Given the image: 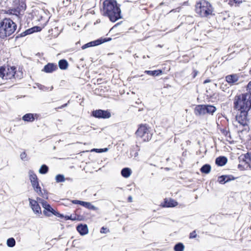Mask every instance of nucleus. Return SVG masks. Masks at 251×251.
Segmentation results:
<instances>
[{
	"instance_id": "nucleus-1",
	"label": "nucleus",
	"mask_w": 251,
	"mask_h": 251,
	"mask_svg": "<svg viewBox=\"0 0 251 251\" xmlns=\"http://www.w3.org/2000/svg\"><path fill=\"white\" fill-rule=\"evenodd\" d=\"M102 12L103 16H107L112 22L121 18V10L115 0H104Z\"/></svg>"
},
{
	"instance_id": "nucleus-2",
	"label": "nucleus",
	"mask_w": 251,
	"mask_h": 251,
	"mask_svg": "<svg viewBox=\"0 0 251 251\" xmlns=\"http://www.w3.org/2000/svg\"><path fill=\"white\" fill-rule=\"evenodd\" d=\"M234 107L238 110L248 111L251 108V95L245 93L236 96Z\"/></svg>"
},
{
	"instance_id": "nucleus-3",
	"label": "nucleus",
	"mask_w": 251,
	"mask_h": 251,
	"mask_svg": "<svg viewBox=\"0 0 251 251\" xmlns=\"http://www.w3.org/2000/svg\"><path fill=\"white\" fill-rule=\"evenodd\" d=\"M17 25L10 18H4L0 21V37L4 38L13 34Z\"/></svg>"
},
{
	"instance_id": "nucleus-4",
	"label": "nucleus",
	"mask_w": 251,
	"mask_h": 251,
	"mask_svg": "<svg viewBox=\"0 0 251 251\" xmlns=\"http://www.w3.org/2000/svg\"><path fill=\"white\" fill-rule=\"evenodd\" d=\"M11 0L12 6L7 10V13L14 15L19 18L26 9L25 0Z\"/></svg>"
},
{
	"instance_id": "nucleus-5",
	"label": "nucleus",
	"mask_w": 251,
	"mask_h": 251,
	"mask_svg": "<svg viewBox=\"0 0 251 251\" xmlns=\"http://www.w3.org/2000/svg\"><path fill=\"white\" fill-rule=\"evenodd\" d=\"M196 11L201 16L205 17L211 15L213 9L209 2L205 0H201L197 3Z\"/></svg>"
},
{
	"instance_id": "nucleus-6",
	"label": "nucleus",
	"mask_w": 251,
	"mask_h": 251,
	"mask_svg": "<svg viewBox=\"0 0 251 251\" xmlns=\"http://www.w3.org/2000/svg\"><path fill=\"white\" fill-rule=\"evenodd\" d=\"M16 68L9 66H2L0 67V75H2L4 81L7 79H11L14 77H18L16 74Z\"/></svg>"
},
{
	"instance_id": "nucleus-7",
	"label": "nucleus",
	"mask_w": 251,
	"mask_h": 251,
	"mask_svg": "<svg viewBox=\"0 0 251 251\" xmlns=\"http://www.w3.org/2000/svg\"><path fill=\"white\" fill-rule=\"evenodd\" d=\"M136 135L142 138L144 141H149L152 137L150 128L147 125H141L136 132Z\"/></svg>"
},
{
	"instance_id": "nucleus-8",
	"label": "nucleus",
	"mask_w": 251,
	"mask_h": 251,
	"mask_svg": "<svg viewBox=\"0 0 251 251\" xmlns=\"http://www.w3.org/2000/svg\"><path fill=\"white\" fill-rule=\"evenodd\" d=\"M236 116V120L235 124L236 126H248L249 120L248 119V112L247 111L238 110Z\"/></svg>"
},
{
	"instance_id": "nucleus-9",
	"label": "nucleus",
	"mask_w": 251,
	"mask_h": 251,
	"mask_svg": "<svg viewBox=\"0 0 251 251\" xmlns=\"http://www.w3.org/2000/svg\"><path fill=\"white\" fill-rule=\"evenodd\" d=\"M43 207L45 209L43 211V213L47 216L50 217L51 214H53L59 217H63V215L59 214L57 211H55L51 206L48 203V202L44 201H41Z\"/></svg>"
},
{
	"instance_id": "nucleus-10",
	"label": "nucleus",
	"mask_w": 251,
	"mask_h": 251,
	"mask_svg": "<svg viewBox=\"0 0 251 251\" xmlns=\"http://www.w3.org/2000/svg\"><path fill=\"white\" fill-rule=\"evenodd\" d=\"M94 117L98 118H109L111 117V114L108 110H97L92 113Z\"/></svg>"
},
{
	"instance_id": "nucleus-11",
	"label": "nucleus",
	"mask_w": 251,
	"mask_h": 251,
	"mask_svg": "<svg viewBox=\"0 0 251 251\" xmlns=\"http://www.w3.org/2000/svg\"><path fill=\"white\" fill-rule=\"evenodd\" d=\"M28 201L29 202V205L30 207L32 209L33 212L35 214H41L42 213L41 207L38 203V202L34 200H32L30 198L28 199Z\"/></svg>"
},
{
	"instance_id": "nucleus-12",
	"label": "nucleus",
	"mask_w": 251,
	"mask_h": 251,
	"mask_svg": "<svg viewBox=\"0 0 251 251\" xmlns=\"http://www.w3.org/2000/svg\"><path fill=\"white\" fill-rule=\"evenodd\" d=\"M111 40L110 38H109L108 40H107V41H109ZM107 41V40H106L105 38H104V39H102V38H100V39H99L98 40H96L95 41H92V42H90L89 43H88L85 45H84L82 47V49L83 50H84L87 48H89V47H94V46H98V45H100L102 43H103Z\"/></svg>"
},
{
	"instance_id": "nucleus-13",
	"label": "nucleus",
	"mask_w": 251,
	"mask_h": 251,
	"mask_svg": "<svg viewBox=\"0 0 251 251\" xmlns=\"http://www.w3.org/2000/svg\"><path fill=\"white\" fill-rule=\"evenodd\" d=\"M239 78V75L237 74H232L226 75V80L230 85H233L237 84Z\"/></svg>"
},
{
	"instance_id": "nucleus-14",
	"label": "nucleus",
	"mask_w": 251,
	"mask_h": 251,
	"mask_svg": "<svg viewBox=\"0 0 251 251\" xmlns=\"http://www.w3.org/2000/svg\"><path fill=\"white\" fill-rule=\"evenodd\" d=\"M77 231L81 235H85L88 233V228L86 225L80 224L76 227Z\"/></svg>"
},
{
	"instance_id": "nucleus-15",
	"label": "nucleus",
	"mask_w": 251,
	"mask_h": 251,
	"mask_svg": "<svg viewBox=\"0 0 251 251\" xmlns=\"http://www.w3.org/2000/svg\"><path fill=\"white\" fill-rule=\"evenodd\" d=\"M28 174L32 186L33 187H35V185H37L38 184L37 177L32 171L30 170Z\"/></svg>"
},
{
	"instance_id": "nucleus-16",
	"label": "nucleus",
	"mask_w": 251,
	"mask_h": 251,
	"mask_svg": "<svg viewBox=\"0 0 251 251\" xmlns=\"http://www.w3.org/2000/svg\"><path fill=\"white\" fill-rule=\"evenodd\" d=\"M195 113L196 115H203L206 114L205 105H200L196 107Z\"/></svg>"
},
{
	"instance_id": "nucleus-17",
	"label": "nucleus",
	"mask_w": 251,
	"mask_h": 251,
	"mask_svg": "<svg viewBox=\"0 0 251 251\" xmlns=\"http://www.w3.org/2000/svg\"><path fill=\"white\" fill-rule=\"evenodd\" d=\"M177 204V202L173 199H165L162 206L166 207H172L176 206Z\"/></svg>"
},
{
	"instance_id": "nucleus-18",
	"label": "nucleus",
	"mask_w": 251,
	"mask_h": 251,
	"mask_svg": "<svg viewBox=\"0 0 251 251\" xmlns=\"http://www.w3.org/2000/svg\"><path fill=\"white\" fill-rule=\"evenodd\" d=\"M57 69L56 65H54L52 63H48L45 66L44 68V71L48 73H50L54 71Z\"/></svg>"
},
{
	"instance_id": "nucleus-19",
	"label": "nucleus",
	"mask_w": 251,
	"mask_h": 251,
	"mask_svg": "<svg viewBox=\"0 0 251 251\" xmlns=\"http://www.w3.org/2000/svg\"><path fill=\"white\" fill-rule=\"evenodd\" d=\"M233 179H234V178L233 177L231 178L230 176H222L218 177V181L219 183L221 184H224L226 182H228L229 181Z\"/></svg>"
},
{
	"instance_id": "nucleus-20",
	"label": "nucleus",
	"mask_w": 251,
	"mask_h": 251,
	"mask_svg": "<svg viewBox=\"0 0 251 251\" xmlns=\"http://www.w3.org/2000/svg\"><path fill=\"white\" fill-rule=\"evenodd\" d=\"M40 30V28L38 26H35L32 28H29L21 34L22 36H25L31 34L35 31Z\"/></svg>"
},
{
	"instance_id": "nucleus-21",
	"label": "nucleus",
	"mask_w": 251,
	"mask_h": 251,
	"mask_svg": "<svg viewBox=\"0 0 251 251\" xmlns=\"http://www.w3.org/2000/svg\"><path fill=\"white\" fill-rule=\"evenodd\" d=\"M227 162V159L224 156L219 157L216 159V163L220 166H224Z\"/></svg>"
},
{
	"instance_id": "nucleus-22",
	"label": "nucleus",
	"mask_w": 251,
	"mask_h": 251,
	"mask_svg": "<svg viewBox=\"0 0 251 251\" xmlns=\"http://www.w3.org/2000/svg\"><path fill=\"white\" fill-rule=\"evenodd\" d=\"M81 205L90 210H97L98 209L96 206L92 204V203L89 202L82 201V202L81 203Z\"/></svg>"
},
{
	"instance_id": "nucleus-23",
	"label": "nucleus",
	"mask_w": 251,
	"mask_h": 251,
	"mask_svg": "<svg viewBox=\"0 0 251 251\" xmlns=\"http://www.w3.org/2000/svg\"><path fill=\"white\" fill-rule=\"evenodd\" d=\"M131 174V170L128 168H125L121 171V175L125 178H128Z\"/></svg>"
},
{
	"instance_id": "nucleus-24",
	"label": "nucleus",
	"mask_w": 251,
	"mask_h": 251,
	"mask_svg": "<svg viewBox=\"0 0 251 251\" xmlns=\"http://www.w3.org/2000/svg\"><path fill=\"white\" fill-rule=\"evenodd\" d=\"M205 108L206 114L208 113V114H213V113H214L215 112V111L216 110V107L213 105H205Z\"/></svg>"
},
{
	"instance_id": "nucleus-25",
	"label": "nucleus",
	"mask_w": 251,
	"mask_h": 251,
	"mask_svg": "<svg viewBox=\"0 0 251 251\" xmlns=\"http://www.w3.org/2000/svg\"><path fill=\"white\" fill-rule=\"evenodd\" d=\"M145 73L150 75L152 76H157L161 75L162 73L160 70H155V71H145Z\"/></svg>"
},
{
	"instance_id": "nucleus-26",
	"label": "nucleus",
	"mask_w": 251,
	"mask_h": 251,
	"mask_svg": "<svg viewBox=\"0 0 251 251\" xmlns=\"http://www.w3.org/2000/svg\"><path fill=\"white\" fill-rule=\"evenodd\" d=\"M58 65L61 70H65L67 68L68 66V63L67 61L65 59L60 60L59 61Z\"/></svg>"
},
{
	"instance_id": "nucleus-27",
	"label": "nucleus",
	"mask_w": 251,
	"mask_h": 251,
	"mask_svg": "<svg viewBox=\"0 0 251 251\" xmlns=\"http://www.w3.org/2000/svg\"><path fill=\"white\" fill-rule=\"evenodd\" d=\"M22 119L24 121H26V122H32L34 121V118L33 114L29 113V114H26L23 117Z\"/></svg>"
},
{
	"instance_id": "nucleus-28",
	"label": "nucleus",
	"mask_w": 251,
	"mask_h": 251,
	"mask_svg": "<svg viewBox=\"0 0 251 251\" xmlns=\"http://www.w3.org/2000/svg\"><path fill=\"white\" fill-rule=\"evenodd\" d=\"M34 190L36 192V193L40 196L43 197V198L47 199V195H44L42 192L41 188L39 185V183L37 184V185H35V187H33Z\"/></svg>"
},
{
	"instance_id": "nucleus-29",
	"label": "nucleus",
	"mask_w": 251,
	"mask_h": 251,
	"mask_svg": "<svg viewBox=\"0 0 251 251\" xmlns=\"http://www.w3.org/2000/svg\"><path fill=\"white\" fill-rule=\"evenodd\" d=\"M185 247L181 243L176 244L174 248L175 251H184Z\"/></svg>"
},
{
	"instance_id": "nucleus-30",
	"label": "nucleus",
	"mask_w": 251,
	"mask_h": 251,
	"mask_svg": "<svg viewBox=\"0 0 251 251\" xmlns=\"http://www.w3.org/2000/svg\"><path fill=\"white\" fill-rule=\"evenodd\" d=\"M201 171L203 173L208 174L211 171V166L208 164L204 165L201 168Z\"/></svg>"
},
{
	"instance_id": "nucleus-31",
	"label": "nucleus",
	"mask_w": 251,
	"mask_h": 251,
	"mask_svg": "<svg viewBox=\"0 0 251 251\" xmlns=\"http://www.w3.org/2000/svg\"><path fill=\"white\" fill-rule=\"evenodd\" d=\"M66 179H68V178H66ZM66 180L64 176L62 175H57L55 176V180L56 182H64Z\"/></svg>"
},
{
	"instance_id": "nucleus-32",
	"label": "nucleus",
	"mask_w": 251,
	"mask_h": 251,
	"mask_svg": "<svg viewBox=\"0 0 251 251\" xmlns=\"http://www.w3.org/2000/svg\"><path fill=\"white\" fill-rule=\"evenodd\" d=\"M16 244L15 239L13 238H10L7 240V245L9 247H13Z\"/></svg>"
},
{
	"instance_id": "nucleus-33",
	"label": "nucleus",
	"mask_w": 251,
	"mask_h": 251,
	"mask_svg": "<svg viewBox=\"0 0 251 251\" xmlns=\"http://www.w3.org/2000/svg\"><path fill=\"white\" fill-rule=\"evenodd\" d=\"M48 170L49 169L47 165H43L39 169V172L41 174H45L48 172Z\"/></svg>"
},
{
	"instance_id": "nucleus-34",
	"label": "nucleus",
	"mask_w": 251,
	"mask_h": 251,
	"mask_svg": "<svg viewBox=\"0 0 251 251\" xmlns=\"http://www.w3.org/2000/svg\"><path fill=\"white\" fill-rule=\"evenodd\" d=\"M242 2V0H229L228 4L230 6H238Z\"/></svg>"
},
{
	"instance_id": "nucleus-35",
	"label": "nucleus",
	"mask_w": 251,
	"mask_h": 251,
	"mask_svg": "<svg viewBox=\"0 0 251 251\" xmlns=\"http://www.w3.org/2000/svg\"><path fill=\"white\" fill-rule=\"evenodd\" d=\"M108 151L107 148H104V149H94L91 151H95L97 152H106Z\"/></svg>"
},
{
	"instance_id": "nucleus-36",
	"label": "nucleus",
	"mask_w": 251,
	"mask_h": 251,
	"mask_svg": "<svg viewBox=\"0 0 251 251\" xmlns=\"http://www.w3.org/2000/svg\"><path fill=\"white\" fill-rule=\"evenodd\" d=\"M7 0H0V6L1 7H5L8 6Z\"/></svg>"
},
{
	"instance_id": "nucleus-37",
	"label": "nucleus",
	"mask_w": 251,
	"mask_h": 251,
	"mask_svg": "<svg viewBox=\"0 0 251 251\" xmlns=\"http://www.w3.org/2000/svg\"><path fill=\"white\" fill-rule=\"evenodd\" d=\"M228 88L227 84L226 83H222L221 84L220 88L222 89L223 91H226V90Z\"/></svg>"
},
{
	"instance_id": "nucleus-38",
	"label": "nucleus",
	"mask_w": 251,
	"mask_h": 251,
	"mask_svg": "<svg viewBox=\"0 0 251 251\" xmlns=\"http://www.w3.org/2000/svg\"><path fill=\"white\" fill-rule=\"evenodd\" d=\"M63 217H64L65 220H72L74 221V220H76L75 217H72V215L71 216H65V217L63 215V217H62L61 218H63Z\"/></svg>"
},
{
	"instance_id": "nucleus-39",
	"label": "nucleus",
	"mask_w": 251,
	"mask_h": 251,
	"mask_svg": "<svg viewBox=\"0 0 251 251\" xmlns=\"http://www.w3.org/2000/svg\"><path fill=\"white\" fill-rule=\"evenodd\" d=\"M197 236V234L195 231H193L190 234V238H194Z\"/></svg>"
},
{
	"instance_id": "nucleus-40",
	"label": "nucleus",
	"mask_w": 251,
	"mask_h": 251,
	"mask_svg": "<svg viewBox=\"0 0 251 251\" xmlns=\"http://www.w3.org/2000/svg\"><path fill=\"white\" fill-rule=\"evenodd\" d=\"M26 157V154L25 152H23L20 154V158L22 160L25 159Z\"/></svg>"
},
{
	"instance_id": "nucleus-41",
	"label": "nucleus",
	"mask_w": 251,
	"mask_h": 251,
	"mask_svg": "<svg viewBox=\"0 0 251 251\" xmlns=\"http://www.w3.org/2000/svg\"><path fill=\"white\" fill-rule=\"evenodd\" d=\"M72 202L74 204L81 205V202H82V201H79V200H73L72 201Z\"/></svg>"
},
{
	"instance_id": "nucleus-42",
	"label": "nucleus",
	"mask_w": 251,
	"mask_h": 251,
	"mask_svg": "<svg viewBox=\"0 0 251 251\" xmlns=\"http://www.w3.org/2000/svg\"><path fill=\"white\" fill-rule=\"evenodd\" d=\"M198 71L197 70H194L193 71V77L195 78L198 75Z\"/></svg>"
},
{
	"instance_id": "nucleus-43",
	"label": "nucleus",
	"mask_w": 251,
	"mask_h": 251,
	"mask_svg": "<svg viewBox=\"0 0 251 251\" xmlns=\"http://www.w3.org/2000/svg\"><path fill=\"white\" fill-rule=\"evenodd\" d=\"M4 83V80L1 75H0V85Z\"/></svg>"
},
{
	"instance_id": "nucleus-44",
	"label": "nucleus",
	"mask_w": 251,
	"mask_h": 251,
	"mask_svg": "<svg viewBox=\"0 0 251 251\" xmlns=\"http://www.w3.org/2000/svg\"><path fill=\"white\" fill-rule=\"evenodd\" d=\"M250 168H251V157L249 158V160L247 162Z\"/></svg>"
},
{
	"instance_id": "nucleus-45",
	"label": "nucleus",
	"mask_w": 251,
	"mask_h": 251,
	"mask_svg": "<svg viewBox=\"0 0 251 251\" xmlns=\"http://www.w3.org/2000/svg\"><path fill=\"white\" fill-rule=\"evenodd\" d=\"M106 229L105 228H104V227H102L101 228V230H100V232L101 233H105V232L104 231V230Z\"/></svg>"
},
{
	"instance_id": "nucleus-46",
	"label": "nucleus",
	"mask_w": 251,
	"mask_h": 251,
	"mask_svg": "<svg viewBox=\"0 0 251 251\" xmlns=\"http://www.w3.org/2000/svg\"><path fill=\"white\" fill-rule=\"evenodd\" d=\"M67 105V103L64 104V105H61L60 107H59V108H63L65 107H66Z\"/></svg>"
},
{
	"instance_id": "nucleus-47",
	"label": "nucleus",
	"mask_w": 251,
	"mask_h": 251,
	"mask_svg": "<svg viewBox=\"0 0 251 251\" xmlns=\"http://www.w3.org/2000/svg\"><path fill=\"white\" fill-rule=\"evenodd\" d=\"M128 201L129 202H131L132 201V197L131 196H129L128 198Z\"/></svg>"
},
{
	"instance_id": "nucleus-48",
	"label": "nucleus",
	"mask_w": 251,
	"mask_h": 251,
	"mask_svg": "<svg viewBox=\"0 0 251 251\" xmlns=\"http://www.w3.org/2000/svg\"><path fill=\"white\" fill-rule=\"evenodd\" d=\"M210 82V80L209 79H206V80H205L204 81V82H203V83H204V84H206V83H208V82Z\"/></svg>"
},
{
	"instance_id": "nucleus-49",
	"label": "nucleus",
	"mask_w": 251,
	"mask_h": 251,
	"mask_svg": "<svg viewBox=\"0 0 251 251\" xmlns=\"http://www.w3.org/2000/svg\"><path fill=\"white\" fill-rule=\"evenodd\" d=\"M247 156H249V155L247 154L245 156V157H246L247 159Z\"/></svg>"
},
{
	"instance_id": "nucleus-50",
	"label": "nucleus",
	"mask_w": 251,
	"mask_h": 251,
	"mask_svg": "<svg viewBox=\"0 0 251 251\" xmlns=\"http://www.w3.org/2000/svg\"><path fill=\"white\" fill-rule=\"evenodd\" d=\"M37 200H38V201H41V199H40V198H37Z\"/></svg>"
}]
</instances>
